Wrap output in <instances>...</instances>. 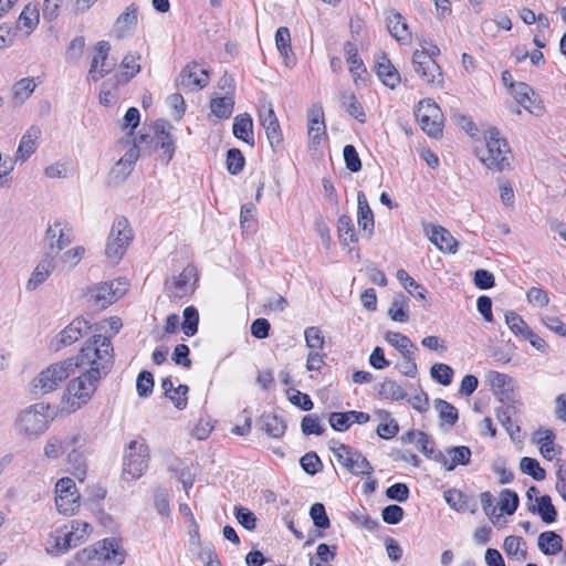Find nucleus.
<instances>
[{"label": "nucleus", "instance_id": "f257e3e1", "mask_svg": "<svg viewBox=\"0 0 566 566\" xmlns=\"http://www.w3.org/2000/svg\"><path fill=\"white\" fill-rule=\"evenodd\" d=\"M73 370L83 371L72 379L66 388V401L72 411L86 405L96 391L99 380L106 377L114 365L113 346L109 337L94 334L80 353L72 357Z\"/></svg>", "mask_w": 566, "mask_h": 566}, {"label": "nucleus", "instance_id": "f03ea898", "mask_svg": "<svg viewBox=\"0 0 566 566\" xmlns=\"http://www.w3.org/2000/svg\"><path fill=\"white\" fill-rule=\"evenodd\" d=\"M75 559L81 563L103 562L114 566H120L125 560V552L118 542L111 537L97 542L94 546L85 547L77 552Z\"/></svg>", "mask_w": 566, "mask_h": 566}, {"label": "nucleus", "instance_id": "7ed1b4c3", "mask_svg": "<svg viewBox=\"0 0 566 566\" xmlns=\"http://www.w3.org/2000/svg\"><path fill=\"white\" fill-rule=\"evenodd\" d=\"M510 147L504 138L500 136L496 128L488 130L485 148L480 153L481 161L492 170L503 171L510 165L507 154Z\"/></svg>", "mask_w": 566, "mask_h": 566}, {"label": "nucleus", "instance_id": "20e7f679", "mask_svg": "<svg viewBox=\"0 0 566 566\" xmlns=\"http://www.w3.org/2000/svg\"><path fill=\"white\" fill-rule=\"evenodd\" d=\"M134 239L133 230L125 217L115 218L105 248L106 256L113 262L122 260Z\"/></svg>", "mask_w": 566, "mask_h": 566}, {"label": "nucleus", "instance_id": "39448f33", "mask_svg": "<svg viewBox=\"0 0 566 566\" xmlns=\"http://www.w3.org/2000/svg\"><path fill=\"white\" fill-rule=\"evenodd\" d=\"M71 373H73L72 358L49 366L32 380L34 395L42 396L55 390Z\"/></svg>", "mask_w": 566, "mask_h": 566}, {"label": "nucleus", "instance_id": "423d86ee", "mask_svg": "<svg viewBox=\"0 0 566 566\" xmlns=\"http://www.w3.org/2000/svg\"><path fill=\"white\" fill-rule=\"evenodd\" d=\"M172 128V125L166 120H156L154 124V136L148 135L147 142L144 143L143 151L147 150L151 154L157 149H161L160 159L165 165H168L176 149V140L171 135Z\"/></svg>", "mask_w": 566, "mask_h": 566}, {"label": "nucleus", "instance_id": "0eeeda50", "mask_svg": "<svg viewBox=\"0 0 566 566\" xmlns=\"http://www.w3.org/2000/svg\"><path fill=\"white\" fill-rule=\"evenodd\" d=\"M415 116L421 129L433 138L442 136V114L440 107L430 98L419 102Z\"/></svg>", "mask_w": 566, "mask_h": 566}, {"label": "nucleus", "instance_id": "6e6552de", "mask_svg": "<svg viewBox=\"0 0 566 566\" xmlns=\"http://www.w3.org/2000/svg\"><path fill=\"white\" fill-rule=\"evenodd\" d=\"M48 409L44 403H35L22 411L17 423L19 431L25 436L43 433L49 424Z\"/></svg>", "mask_w": 566, "mask_h": 566}, {"label": "nucleus", "instance_id": "1a4fd4ad", "mask_svg": "<svg viewBox=\"0 0 566 566\" xmlns=\"http://www.w3.org/2000/svg\"><path fill=\"white\" fill-rule=\"evenodd\" d=\"M148 446L144 441H130L124 455V475H130L132 479L142 476L148 468Z\"/></svg>", "mask_w": 566, "mask_h": 566}, {"label": "nucleus", "instance_id": "9d476101", "mask_svg": "<svg viewBox=\"0 0 566 566\" xmlns=\"http://www.w3.org/2000/svg\"><path fill=\"white\" fill-rule=\"evenodd\" d=\"M128 287L126 280H117L113 282H102L88 290L90 298L99 308H106L119 297H122Z\"/></svg>", "mask_w": 566, "mask_h": 566}, {"label": "nucleus", "instance_id": "9b49d317", "mask_svg": "<svg viewBox=\"0 0 566 566\" xmlns=\"http://www.w3.org/2000/svg\"><path fill=\"white\" fill-rule=\"evenodd\" d=\"M55 505L59 513L73 515L80 506V494L71 478H62L55 484Z\"/></svg>", "mask_w": 566, "mask_h": 566}, {"label": "nucleus", "instance_id": "f8f14e48", "mask_svg": "<svg viewBox=\"0 0 566 566\" xmlns=\"http://www.w3.org/2000/svg\"><path fill=\"white\" fill-rule=\"evenodd\" d=\"M92 329L93 325L88 319L83 316H77L56 335L51 346L57 352L62 347L71 346L87 335Z\"/></svg>", "mask_w": 566, "mask_h": 566}, {"label": "nucleus", "instance_id": "ddd939ff", "mask_svg": "<svg viewBox=\"0 0 566 566\" xmlns=\"http://www.w3.org/2000/svg\"><path fill=\"white\" fill-rule=\"evenodd\" d=\"M95 54L87 73V82H97L108 75L115 67V62L108 60L111 44L108 41H98L95 44Z\"/></svg>", "mask_w": 566, "mask_h": 566}, {"label": "nucleus", "instance_id": "4468645a", "mask_svg": "<svg viewBox=\"0 0 566 566\" xmlns=\"http://www.w3.org/2000/svg\"><path fill=\"white\" fill-rule=\"evenodd\" d=\"M258 117L260 125L265 129L271 148L275 150L283 142V134L271 102H263L259 106Z\"/></svg>", "mask_w": 566, "mask_h": 566}, {"label": "nucleus", "instance_id": "2eb2a0df", "mask_svg": "<svg viewBox=\"0 0 566 566\" xmlns=\"http://www.w3.org/2000/svg\"><path fill=\"white\" fill-rule=\"evenodd\" d=\"M412 64L415 72L429 85H440L441 71L437 62L431 59L427 51L416 50L412 54Z\"/></svg>", "mask_w": 566, "mask_h": 566}, {"label": "nucleus", "instance_id": "dca6fc26", "mask_svg": "<svg viewBox=\"0 0 566 566\" xmlns=\"http://www.w3.org/2000/svg\"><path fill=\"white\" fill-rule=\"evenodd\" d=\"M91 525L83 521H73L72 530L65 533L63 536L55 537V545L53 549H48L49 553L63 554L66 553L71 547H76L83 543L88 536Z\"/></svg>", "mask_w": 566, "mask_h": 566}, {"label": "nucleus", "instance_id": "f3484780", "mask_svg": "<svg viewBox=\"0 0 566 566\" xmlns=\"http://www.w3.org/2000/svg\"><path fill=\"white\" fill-rule=\"evenodd\" d=\"M208 83V71L201 69L196 62L187 64L176 78V85L189 92L202 90Z\"/></svg>", "mask_w": 566, "mask_h": 566}, {"label": "nucleus", "instance_id": "a211bd4d", "mask_svg": "<svg viewBox=\"0 0 566 566\" xmlns=\"http://www.w3.org/2000/svg\"><path fill=\"white\" fill-rule=\"evenodd\" d=\"M310 146L316 148L321 144V137L326 135L324 111L321 104H314L307 114Z\"/></svg>", "mask_w": 566, "mask_h": 566}, {"label": "nucleus", "instance_id": "6ab92c4d", "mask_svg": "<svg viewBox=\"0 0 566 566\" xmlns=\"http://www.w3.org/2000/svg\"><path fill=\"white\" fill-rule=\"evenodd\" d=\"M84 439L78 434H70L64 438L52 437L48 440L44 447V454L49 459H57L64 452H67L71 447H82Z\"/></svg>", "mask_w": 566, "mask_h": 566}, {"label": "nucleus", "instance_id": "aec40b11", "mask_svg": "<svg viewBox=\"0 0 566 566\" xmlns=\"http://www.w3.org/2000/svg\"><path fill=\"white\" fill-rule=\"evenodd\" d=\"M55 269V259L54 253H44L33 272L31 273L30 279L27 282V290L34 291L42 283L46 281L50 274Z\"/></svg>", "mask_w": 566, "mask_h": 566}, {"label": "nucleus", "instance_id": "412c9836", "mask_svg": "<svg viewBox=\"0 0 566 566\" xmlns=\"http://www.w3.org/2000/svg\"><path fill=\"white\" fill-rule=\"evenodd\" d=\"M41 136V129L38 126H31L21 137L14 161H27L38 148V139Z\"/></svg>", "mask_w": 566, "mask_h": 566}, {"label": "nucleus", "instance_id": "4be33fe9", "mask_svg": "<svg viewBox=\"0 0 566 566\" xmlns=\"http://www.w3.org/2000/svg\"><path fill=\"white\" fill-rule=\"evenodd\" d=\"M429 240L442 252L454 254L458 251L459 242L442 226H431Z\"/></svg>", "mask_w": 566, "mask_h": 566}, {"label": "nucleus", "instance_id": "5701e85b", "mask_svg": "<svg viewBox=\"0 0 566 566\" xmlns=\"http://www.w3.org/2000/svg\"><path fill=\"white\" fill-rule=\"evenodd\" d=\"M471 454L469 447H450L443 452V461H438V463H441L448 471H452L458 465H468L471 460Z\"/></svg>", "mask_w": 566, "mask_h": 566}, {"label": "nucleus", "instance_id": "b1692460", "mask_svg": "<svg viewBox=\"0 0 566 566\" xmlns=\"http://www.w3.org/2000/svg\"><path fill=\"white\" fill-rule=\"evenodd\" d=\"M357 223L358 227L370 238L374 233L375 220L373 210L363 191L357 193Z\"/></svg>", "mask_w": 566, "mask_h": 566}, {"label": "nucleus", "instance_id": "393cba45", "mask_svg": "<svg viewBox=\"0 0 566 566\" xmlns=\"http://www.w3.org/2000/svg\"><path fill=\"white\" fill-rule=\"evenodd\" d=\"M258 424L260 430L264 431L269 437L279 439L285 434L286 423L284 419L273 412L263 413Z\"/></svg>", "mask_w": 566, "mask_h": 566}, {"label": "nucleus", "instance_id": "a878e982", "mask_svg": "<svg viewBox=\"0 0 566 566\" xmlns=\"http://www.w3.org/2000/svg\"><path fill=\"white\" fill-rule=\"evenodd\" d=\"M340 463L354 475H370L374 472L370 462L359 451H353L352 448Z\"/></svg>", "mask_w": 566, "mask_h": 566}, {"label": "nucleus", "instance_id": "bb28decb", "mask_svg": "<svg viewBox=\"0 0 566 566\" xmlns=\"http://www.w3.org/2000/svg\"><path fill=\"white\" fill-rule=\"evenodd\" d=\"M375 70L381 82L391 90L395 88L400 81L398 71L385 53L378 56Z\"/></svg>", "mask_w": 566, "mask_h": 566}, {"label": "nucleus", "instance_id": "cd10ccee", "mask_svg": "<svg viewBox=\"0 0 566 566\" xmlns=\"http://www.w3.org/2000/svg\"><path fill=\"white\" fill-rule=\"evenodd\" d=\"M232 133L238 139H241L251 147L254 146L253 120L248 113L239 114L234 117Z\"/></svg>", "mask_w": 566, "mask_h": 566}, {"label": "nucleus", "instance_id": "c85d7f7f", "mask_svg": "<svg viewBox=\"0 0 566 566\" xmlns=\"http://www.w3.org/2000/svg\"><path fill=\"white\" fill-rule=\"evenodd\" d=\"M387 29L389 33L400 43L407 44L411 40V33L403 17L398 12H391L387 17Z\"/></svg>", "mask_w": 566, "mask_h": 566}, {"label": "nucleus", "instance_id": "c756f323", "mask_svg": "<svg viewBox=\"0 0 566 566\" xmlns=\"http://www.w3.org/2000/svg\"><path fill=\"white\" fill-rule=\"evenodd\" d=\"M527 509L531 513L538 514L546 524H552L557 520V510L549 495L536 497V503L528 505Z\"/></svg>", "mask_w": 566, "mask_h": 566}, {"label": "nucleus", "instance_id": "7c9ffc66", "mask_svg": "<svg viewBox=\"0 0 566 566\" xmlns=\"http://www.w3.org/2000/svg\"><path fill=\"white\" fill-rule=\"evenodd\" d=\"M275 44L283 56L286 66H293L296 63V57L291 48V34L286 27H280L275 32Z\"/></svg>", "mask_w": 566, "mask_h": 566}, {"label": "nucleus", "instance_id": "2f4dec72", "mask_svg": "<svg viewBox=\"0 0 566 566\" xmlns=\"http://www.w3.org/2000/svg\"><path fill=\"white\" fill-rule=\"evenodd\" d=\"M138 21V8L135 3L129 4L126 10L119 14L115 21V32L118 38H123L127 31L134 29Z\"/></svg>", "mask_w": 566, "mask_h": 566}, {"label": "nucleus", "instance_id": "473e14b6", "mask_svg": "<svg viewBox=\"0 0 566 566\" xmlns=\"http://www.w3.org/2000/svg\"><path fill=\"white\" fill-rule=\"evenodd\" d=\"M140 59L142 56L139 53L128 52L120 62V67L124 72L117 75V81L128 83L133 77H135L142 70L139 64Z\"/></svg>", "mask_w": 566, "mask_h": 566}, {"label": "nucleus", "instance_id": "72a5a7b5", "mask_svg": "<svg viewBox=\"0 0 566 566\" xmlns=\"http://www.w3.org/2000/svg\"><path fill=\"white\" fill-rule=\"evenodd\" d=\"M80 448L71 447L67 451L66 462L71 473L82 482L85 479L87 465L83 452L78 450Z\"/></svg>", "mask_w": 566, "mask_h": 566}, {"label": "nucleus", "instance_id": "f704fd0d", "mask_svg": "<svg viewBox=\"0 0 566 566\" xmlns=\"http://www.w3.org/2000/svg\"><path fill=\"white\" fill-rule=\"evenodd\" d=\"M193 277H197V270L191 264L187 265L178 276L172 277L176 297L181 298L193 291L189 284L190 280Z\"/></svg>", "mask_w": 566, "mask_h": 566}, {"label": "nucleus", "instance_id": "c9c22d12", "mask_svg": "<svg viewBox=\"0 0 566 566\" xmlns=\"http://www.w3.org/2000/svg\"><path fill=\"white\" fill-rule=\"evenodd\" d=\"M537 545L544 555H556L563 549V538L554 531H546L539 534Z\"/></svg>", "mask_w": 566, "mask_h": 566}, {"label": "nucleus", "instance_id": "e433bc0d", "mask_svg": "<svg viewBox=\"0 0 566 566\" xmlns=\"http://www.w3.org/2000/svg\"><path fill=\"white\" fill-rule=\"evenodd\" d=\"M234 108V98L232 94L226 92L224 96L214 97L210 102L211 113L219 119H227L232 115Z\"/></svg>", "mask_w": 566, "mask_h": 566}, {"label": "nucleus", "instance_id": "4c0bfd02", "mask_svg": "<svg viewBox=\"0 0 566 566\" xmlns=\"http://www.w3.org/2000/svg\"><path fill=\"white\" fill-rule=\"evenodd\" d=\"M340 106L359 123L364 124L366 122L365 111L354 93L347 91L343 92L340 94Z\"/></svg>", "mask_w": 566, "mask_h": 566}, {"label": "nucleus", "instance_id": "58836bf2", "mask_svg": "<svg viewBox=\"0 0 566 566\" xmlns=\"http://www.w3.org/2000/svg\"><path fill=\"white\" fill-rule=\"evenodd\" d=\"M337 233L343 245H348L349 243H355L358 241L354 222L347 214H342L338 218Z\"/></svg>", "mask_w": 566, "mask_h": 566}, {"label": "nucleus", "instance_id": "ea45409f", "mask_svg": "<svg viewBox=\"0 0 566 566\" xmlns=\"http://www.w3.org/2000/svg\"><path fill=\"white\" fill-rule=\"evenodd\" d=\"M525 546V542L520 536H507L503 543V549L509 558H513L517 562H523L526 559L527 551L523 548Z\"/></svg>", "mask_w": 566, "mask_h": 566}, {"label": "nucleus", "instance_id": "a19ab883", "mask_svg": "<svg viewBox=\"0 0 566 566\" xmlns=\"http://www.w3.org/2000/svg\"><path fill=\"white\" fill-rule=\"evenodd\" d=\"M398 281L403 285V287L407 290V292L413 296L415 298H419L421 301H426L427 290L419 283L415 281L413 277L409 275V273L400 269L397 271L396 274Z\"/></svg>", "mask_w": 566, "mask_h": 566}, {"label": "nucleus", "instance_id": "79ce46f5", "mask_svg": "<svg viewBox=\"0 0 566 566\" xmlns=\"http://www.w3.org/2000/svg\"><path fill=\"white\" fill-rule=\"evenodd\" d=\"M388 315L395 322L406 323L409 319L408 298L403 294L394 296Z\"/></svg>", "mask_w": 566, "mask_h": 566}, {"label": "nucleus", "instance_id": "37998d69", "mask_svg": "<svg viewBox=\"0 0 566 566\" xmlns=\"http://www.w3.org/2000/svg\"><path fill=\"white\" fill-rule=\"evenodd\" d=\"M433 407L438 411L440 420L449 427H453L459 420L458 409L452 403L437 398L433 401Z\"/></svg>", "mask_w": 566, "mask_h": 566}, {"label": "nucleus", "instance_id": "c03bdc74", "mask_svg": "<svg viewBox=\"0 0 566 566\" xmlns=\"http://www.w3.org/2000/svg\"><path fill=\"white\" fill-rule=\"evenodd\" d=\"M385 339L402 356L407 354H415V350L417 349L410 338L399 332H387Z\"/></svg>", "mask_w": 566, "mask_h": 566}, {"label": "nucleus", "instance_id": "a18cd8bd", "mask_svg": "<svg viewBox=\"0 0 566 566\" xmlns=\"http://www.w3.org/2000/svg\"><path fill=\"white\" fill-rule=\"evenodd\" d=\"M418 450L428 459L436 462L443 461V452L433 448L434 442L430 436L423 431H418V439L416 440Z\"/></svg>", "mask_w": 566, "mask_h": 566}, {"label": "nucleus", "instance_id": "49530a36", "mask_svg": "<svg viewBox=\"0 0 566 566\" xmlns=\"http://www.w3.org/2000/svg\"><path fill=\"white\" fill-rule=\"evenodd\" d=\"M344 51L346 54V61L349 65V72L354 75L356 82V77L360 75L359 70L366 73V67L363 63V60L358 55L356 45L353 42L347 41L344 44Z\"/></svg>", "mask_w": 566, "mask_h": 566}, {"label": "nucleus", "instance_id": "de8ad7c7", "mask_svg": "<svg viewBox=\"0 0 566 566\" xmlns=\"http://www.w3.org/2000/svg\"><path fill=\"white\" fill-rule=\"evenodd\" d=\"M378 395L385 399L402 400L407 392L397 381L386 378L378 387Z\"/></svg>", "mask_w": 566, "mask_h": 566}, {"label": "nucleus", "instance_id": "09e8293b", "mask_svg": "<svg viewBox=\"0 0 566 566\" xmlns=\"http://www.w3.org/2000/svg\"><path fill=\"white\" fill-rule=\"evenodd\" d=\"M148 139L147 134H142L137 138L133 139V145L126 150V153L120 157V165L127 164L128 166L132 165L135 166L136 161L138 160V157L140 155V151L144 148V143H146Z\"/></svg>", "mask_w": 566, "mask_h": 566}, {"label": "nucleus", "instance_id": "8fccbe9b", "mask_svg": "<svg viewBox=\"0 0 566 566\" xmlns=\"http://www.w3.org/2000/svg\"><path fill=\"white\" fill-rule=\"evenodd\" d=\"M520 469L524 474L532 476L536 481H543L546 478V471L534 458L523 457L520 461Z\"/></svg>", "mask_w": 566, "mask_h": 566}, {"label": "nucleus", "instance_id": "3c124183", "mask_svg": "<svg viewBox=\"0 0 566 566\" xmlns=\"http://www.w3.org/2000/svg\"><path fill=\"white\" fill-rule=\"evenodd\" d=\"M486 378L492 389L500 394L501 398H504L506 400H510V398H512L511 392L505 389V386L511 380V378L507 375L492 370L488 374Z\"/></svg>", "mask_w": 566, "mask_h": 566}, {"label": "nucleus", "instance_id": "603ef678", "mask_svg": "<svg viewBox=\"0 0 566 566\" xmlns=\"http://www.w3.org/2000/svg\"><path fill=\"white\" fill-rule=\"evenodd\" d=\"M446 502L448 505L455 511H467L469 507V496L464 494L462 491L457 489H451L444 492L443 494Z\"/></svg>", "mask_w": 566, "mask_h": 566}, {"label": "nucleus", "instance_id": "864d4df0", "mask_svg": "<svg viewBox=\"0 0 566 566\" xmlns=\"http://www.w3.org/2000/svg\"><path fill=\"white\" fill-rule=\"evenodd\" d=\"M182 314L181 329L186 336H193L198 332L199 313L196 307L187 306Z\"/></svg>", "mask_w": 566, "mask_h": 566}, {"label": "nucleus", "instance_id": "5fc2aeb1", "mask_svg": "<svg viewBox=\"0 0 566 566\" xmlns=\"http://www.w3.org/2000/svg\"><path fill=\"white\" fill-rule=\"evenodd\" d=\"M520 499L516 492L504 489L500 495L499 506L502 513L512 515L518 507Z\"/></svg>", "mask_w": 566, "mask_h": 566}, {"label": "nucleus", "instance_id": "6e6d98bb", "mask_svg": "<svg viewBox=\"0 0 566 566\" xmlns=\"http://www.w3.org/2000/svg\"><path fill=\"white\" fill-rule=\"evenodd\" d=\"M233 514L238 523L247 531L252 532L256 528L258 518L251 510L237 505L234 506Z\"/></svg>", "mask_w": 566, "mask_h": 566}, {"label": "nucleus", "instance_id": "4d7b16f0", "mask_svg": "<svg viewBox=\"0 0 566 566\" xmlns=\"http://www.w3.org/2000/svg\"><path fill=\"white\" fill-rule=\"evenodd\" d=\"M431 377L443 386H449L453 379V369L442 363H436L430 368Z\"/></svg>", "mask_w": 566, "mask_h": 566}, {"label": "nucleus", "instance_id": "13d9d810", "mask_svg": "<svg viewBox=\"0 0 566 566\" xmlns=\"http://www.w3.org/2000/svg\"><path fill=\"white\" fill-rule=\"evenodd\" d=\"M245 165V158L238 148H230L227 151V169L231 175L240 174Z\"/></svg>", "mask_w": 566, "mask_h": 566}, {"label": "nucleus", "instance_id": "bf43d9fd", "mask_svg": "<svg viewBox=\"0 0 566 566\" xmlns=\"http://www.w3.org/2000/svg\"><path fill=\"white\" fill-rule=\"evenodd\" d=\"M505 323L507 327L514 333L516 336H521L524 338V336L527 334V332L531 329L527 324L524 322L522 316L516 314L513 311H509L505 314Z\"/></svg>", "mask_w": 566, "mask_h": 566}, {"label": "nucleus", "instance_id": "052dcab7", "mask_svg": "<svg viewBox=\"0 0 566 566\" xmlns=\"http://www.w3.org/2000/svg\"><path fill=\"white\" fill-rule=\"evenodd\" d=\"M310 516L313 520L315 527L318 530H326L331 526L329 517L326 513L324 504L317 502L310 509Z\"/></svg>", "mask_w": 566, "mask_h": 566}, {"label": "nucleus", "instance_id": "680f3d73", "mask_svg": "<svg viewBox=\"0 0 566 566\" xmlns=\"http://www.w3.org/2000/svg\"><path fill=\"white\" fill-rule=\"evenodd\" d=\"M512 94L518 104H521L524 108L530 109L532 104L531 96L534 95V91L528 84L523 82L516 83L512 88Z\"/></svg>", "mask_w": 566, "mask_h": 566}, {"label": "nucleus", "instance_id": "e2e57ef3", "mask_svg": "<svg viewBox=\"0 0 566 566\" xmlns=\"http://www.w3.org/2000/svg\"><path fill=\"white\" fill-rule=\"evenodd\" d=\"M502 406L496 408V418L502 423L507 421V419L512 418L518 410L521 402L510 398L506 400L504 398H500Z\"/></svg>", "mask_w": 566, "mask_h": 566}, {"label": "nucleus", "instance_id": "0e129e2a", "mask_svg": "<svg viewBox=\"0 0 566 566\" xmlns=\"http://www.w3.org/2000/svg\"><path fill=\"white\" fill-rule=\"evenodd\" d=\"M301 430L305 436H321L324 432V427L322 426L321 419L317 415H306L302 419Z\"/></svg>", "mask_w": 566, "mask_h": 566}, {"label": "nucleus", "instance_id": "69168bd1", "mask_svg": "<svg viewBox=\"0 0 566 566\" xmlns=\"http://www.w3.org/2000/svg\"><path fill=\"white\" fill-rule=\"evenodd\" d=\"M302 469L310 475H315L323 469L319 457L314 452H307L300 459Z\"/></svg>", "mask_w": 566, "mask_h": 566}, {"label": "nucleus", "instance_id": "338daca9", "mask_svg": "<svg viewBox=\"0 0 566 566\" xmlns=\"http://www.w3.org/2000/svg\"><path fill=\"white\" fill-rule=\"evenodd\" d=\"M337 546H329L325 543H321L316 548V558L319 562H315L314 557H311L310 565L311 566H322V563H328L336 557Z\"/></svg>", "mask_w": 566, "mask_h": 566}, {"label": "nucleus", "instance_id": "774afa93", "mask_svg": "<svg viewBox=\"0 0 566 566\" xmlns=\"http://www.w3.org/2000/svg\"><path fill=\"white\" fill-rule=\"evenodd\" d=\"M136 388L139 397H148L153 392L154 388L153 374L148 370L140 371L136 380Z\"/></svg>", "mask_w": 566, "mask_h": 566}]
</instances>
